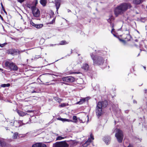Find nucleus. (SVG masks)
<instances>
[{"instance_id": "obj_1", "label": "nucleus", "mask_w": 147, "mask_h": 147, "mask_svg": "<svg viewBox=\"0 0 147 147\" xmlns=\"http://www.w3.org/2000/svg\"><path fill=\"white\" fill-rule=\"evenodd\" d=\"M131 7V4L128 3H124L120 4L115 8L114 13L116 16L121 15L125 12L128 9Z\"/></svg>"}, {"instance_id": "obj_2", "label": "nucleus", "mask_w": 147, "mask_h": 147, "mask_svg": "<svg viewBox=\"0 0 147 147\" xmlns=\"http://www.w3.org/2000/svg\"><path fill=\"white\" fill-rule=\"evenodd\" d=\"M107 105L106 101L102 102H99L97 105L96 109V115L98 117L100 116L103 113L102 108L105 107Z\"/></svg>"}, {"instance_id": "obj_3", "label": "nucleus", "mask_w": 147, "mask_h": 147, "mask_svg": "<svg viewBox=\"0 0 147 147\" xmlns=\"http://www.w3.org/2000/svg\"><path fill=\"white\" fill-rule=\"evenodd\" d=\"M91 57L95 64L100 65L102 64L104 62V59L101 57L95 55L93 53L90 54Z\"/></svg>"}, {"instance_id": "obj_4", "label": "nucleus", "mask_w": 147, "mask_h": 147, "mask_svg": "<svg viewBox=\"0 0 147 147\" xmlns=\"http://www.w3.org/2000/svg\"><path fill=\"white\" fill-rule=\"evenodd\" d=\"M27 6L28 8L31 9L34 16L36 17H38L39 16L40 11L36 7L33 6L32 5L30 4H28Z\"/></svg>"}, {"instance_id": "obj_5", "label": "nucleus", "mask_w": 147, "mask_h": 147, "mask_svg": "<svg viewBox=\"0 0 147 147\" xmlns=\"http://www.w3.org/2000/svg\"><path fill=\"white\" fill-rule=\"evenodd\" d=\"M116 133L115 136L116 138L118 141L119 142H121L123 137V135L122 131L118 129H116L115 130Z\"/></svg>"}, {"instance_id": "obj_6", "label": "nucleus", "mask_w": 147, "mask_h": 147, "mask_svg": "<svg viewBox=\"0 0 147 147\" xmlns=\"http://www.w3.org/2000/svg\"><path fill=\"white\" fill-rule=\"evenodd\" d=\"M5 66L10 70L16 71L18 70V67L14 63L7 61L5 63Z\"/></svg>"}, {"instance_id": "obj_7", "label": "nucleus", "mask_w": 147, "mask_h": 147, "mask_svg": "<svg viewBox=\"0 0 147 147\" xmlns=\"http://www.w3.org/2000/svg\"><path fill=\"white\" fill-rule=\"evenodd\" d=\"M68 144L65 141L57 142L53 145V147H68Z\"/></svg>"}, {"instance_id": "obj_8", "label": "nucleus", "mask_w": 147, "mask_h": 147, "mask_svg": "<svg viewBox=\"0 0 147 147\" xmlns=\"http://www.w3.org/2000/svg\"><path fill=\"white\" fill-rule=\"evenodd\" d=\"M22 121H12L11 122H10V125L13 126L15 125L16 127H19L21 125V123Z\"/></svg>"}, {"instance_id": "obj_9", "label": "nucleus", "mask_w": 147, "mask_h": 147, "mask_svg": "<svg viewBox=\"0 0 147 147\" xmlns=\"http://www.w3.org/2000/svg\"><path fill=\"white\" fill-rule=\"evenodd\" d=\"M79 120V121L80 123H84L87 121L88 122L89 120L88 116V115H85L82 119H80L79 118H78Z\"/></svg>"}, {"instance_id": "obj_10", "label": "nucleus", "mask_w": 147, "mask_h": 147, "mask_svg": "<svg viewBox=\"0 0 147 147\" xmlns=\"http://www.w3.org/2000/svg\"><path fill=\"white\" fill-rule=\"evenodd\" d=\"M54 14V13L52 11H51L50 13V19L52 20V21L49 23L50 24H52L55 22V18L53 17Z\"/></svg>"}, {"instance_id": "obj_11", "label": "nucleus", "mask_w": 147, "mask_h": 147, "mask_svg": "<svg viewBox=\"0 0 147 147\" xmlns=\"http://www.w3.org/2000/svg\"><path fill=\"white\" fill-rule=\"evenodd\" d=\"M32 147H46V146L44 144L38 143L34 144Z\"/></svg>"}, {"instance_id": "obj_12", "label": "nucleus", "mask_w": 147, "mask_h": 147, "mask_svg": "<svg viewBox=\"0 0 147 147\" xmlns=\"http://www.w3.org/2000/svg\"><path fill=\"white\" fill-rule=\"evenodd\" d=\"M55 1L57 11L60 6L61 0H55Z\"/></svg>"}, {"instance_id": "obj_13", "label": "nucleus", "mask_w": 147, "mask_h": 147, "mask_svg": "<svg viewBox=\"0 0 147 147\" xmlns=\"http://www.w3.org/2000/svg\"><path fill=\"white\" fill-rule=\"evenodd\" d=\"M94 139V138L92 134H90V138H89L86 142L89 144L92 142V140H93Z\"/></svg>"}, {"instance_id": "obj_14", "label": "nucleus", "mask_w": 147, "mask_h": 147, "mask_svg": "<svg viewBox=\"0 0 147 147\" xmlns=\"http://www.w3.org/2000/svg\"><path fill=\"white\" fill-rule=\"evenodd\" d=\"M10 53L13 55H16L17 52L18 53H20V52L19 51H17L15 49H11L10 50Z\"/></svg>"}, {"instance_id": "obj_15", "label": "nucleus", "mask_w": 147, "mask_h": 147, "mask_svg": "<svg viewBox=\"0 0 147 147\" xmlns=\"http://www.w3.org/2000/svg\"><path fill=\"white\" fill-rule=\"evenodd\" d=\"M110 140V138L109 137H106L103 139V140L107 144L109 143Z\"/></svg>"}, {"instance_id": "obj_16", "label": "nucleus", "mask_w": 147, "mask_h": 147, "mask_svg": "<svg viewBox=\"0 0 147 147\" xmlns=\"http://www.w3.org/2000/svg\"><path fill=\"white\" fill-rule=\"evenodd\" d=\"M143 0H133V3L135 5H138L142 3Z\"/></svg>"}, {"instance_id": "obj_17", "label": "nucleus", "mask_w": 147, "mask_h": 147, "mask_svg": "<svg viewBox=\"0 0 147 147\" xmlns=\"http://www.w3.org/2000/svg\"><path fill=\"white\" fill-rule=\"evenodd\" d=\"M17 112L19 115L21 116H23L27 114L26 113H24L22 111L17 110Z\"/></svg>"}, {"instance_id": "obj_18", "label": "nucleus", "mask_w": 147, "mask_h": 147, "mask_svg": "<svg viewBox=\"0 0 147 147\" xmlns=\"http://www.w3.org/2000/svg\"><path fill=\"white\" fill-rule=\"evenodd\" d=\"M75 78L72 76H67V82H72L75 81Z\"/></svg>"}, {"instance_id": "obj_19", "label": "nucleus", "mask_w": 147, "mask_h": 147, "mask_svg": "<svg viewBox=\"0 0 147 147\" xmlns=\"http://www.w3.org/2000/svg\"><path fill=\"white\" fill-rule=\"evenodd\" d=\"M82 68V69L87 71L88 69L89 65L88 64L85 63L83 64Z\"/></svg>"}, {"instance_id": "obj_20", "label": "nucleus", "mask_w": 147, "mask_h": 147, "mask_svg": "<svg viewBox=\"0 0 147 147\" xmlns=\"http://www.w3.org/2000/svg\"><path fill=\"white\" fill-rule=\"evenodd\" d=\"M66 136H65V135H63V136H59L56 138V140H61L66 138Z\"/></svg>"}, {"instance_id": "obj_21", "label": "nucleus", "mask_w": 147, "mask_h": 147, "mask_svg": "<svg viewBox=\"0 0 147 147\" xmlns=\"http://www.w3.org/2000/svg\"><path fill=\"white\" fill-rule=\"evenodd\" d=\"M40 3L43 6H45L47 3V0H40Z\"/></svg>"}, {"instance_id": "obj_22", "label": "nucleus", "mask_w": 147, "mask_h": 147, "mask_svg": "<svg viewBox=\"0 0 147 147\" xmlns=\"http://www.w3.org/2000/svg\"><path fill=\"white\" fill-rule=\"evenodd\" d=\"M86 100V99L84 98H83L81 99L80 101L77 102V104H82Z\"/></svg>"}, {"instance_id": "obj_23", "label": "nucleus", "mask_w": 147, "mask_h": 147, "mask_svg": "<svg viewBox=\"0 0 147 147\" xmlns=\"http://www.w3.org/2000/svg\"><path fill=\"white\" fill-rule=\"evenodd\" d=\"M59 120L63 121H68V122H70V121H72V120H70L69 119H63V118H60L59 119Z\"/></svg>"}, {"instance_id": "obj_24", "label": "nucleus", "mask_w": 147, "mask_h": 147, "mask_svg": "<svg viewBox=\"0 0 147 147\" xmlns=\"http://www.w3.org/2000/svg\"><path fill=\"white\" fill-rule=\"evenodd\" d=\"M18 134L17 132H15L14 133L12 136L13 138L14 139H17L18 136Z\"/></svg>"}, {"instance_id": "obj_25", "label": "nucleus", "mask_w": 147, "mask_h": 147, "mask_svg": "<svg viewBox=\"0 0 147 147\" xmlns=\"http://www.w3.org/2000/svg\"><path fill=\"white\" fill-rule=\"evenodd\" d=\"M55 100L59 103L61 102L62 100L58 97H55Z\"/></svg>"}, {"instance_id": "obj_26", "label": "nucleus", "mask_w": 147, "mask_h": 147, "mask_svg": "<svg viewBox=\"0 0 147 147\" xmlns=\"http://www.w3.org/2000/svg\"><path fill=\"white\" fill-rule=\"evenodd\" d=\"M43 25L42 24H36L35 27L37 28H40L42 27Z\"/></svg>"}, {"instance_id": "obj_27", "label": "nucleus", "mask_w": 147, "mask_h": 147, "mask_svg": "<svg viewBox=\"0 0 147 147\" xmlns=\"http://www.w3.org/2000/svg\"><path fill=\"white\" fill-rule=\"evenodd\" d=\"M73 121H72V122H74V123H76L77 119V117L76 116L74 115L73 116Z\"/></svg>"}, {"instance_id": "obj_28", "label": "nucleus", "mask_w": 147, "mask_h": 147, "mask_svg": "<svg viewBox=\"0 0 147 147\" xmlns=\"http://www.w3.org/2000/svg\"><path fill=\"white\" fill-rule=\"evenodd\" d=\"M0 144L2 146H4L5 144L4 141L3 140H0Z\"/></svg>"}, {"instance_id": "obj_29", "label": "nucleus", "mask_w": 147, "mask_h": 147, "mask_svg": "<svg viewBox=\"0 0 147 147\" xmlns=\"http://www.w3.org/2000/svg\"><path fill=\"white\" fill-rule=\"evenodd\" d=\"M10 84H2L1 85V87H9L10 86Z\"/></svg>"}, {"instance_id": "obj_30", "label": "nucleus", "mask_w": 147, "mask_h": 147, "mask_svg": "<svg viewBox=\"0 0 147 147\" xmlns=\"http://www.w3.org/2000/svg\"><path fill=\"white\" fill-rule=\"evenodd\" d=\"M38 1L37 0H34L33 2V4L34 6L32 5L33 6L36 7V5L38 4Z\"/></svg>"}, {"instance_id": "obj_31", "label": "nucleus", "mask_w": 147, "mask_h": 147, "mask_svg": "<svg viewBox=\"0 0 147 147\" xmlns=\"http://www.w3.org/2000/svg\"><path fill=\"white\" fill-rule=\"evenodd\" d=\"M67 44V43L65 41H61L59 44V45H65L66 44Z\"/></svg>"}, {"instance_id": "obj_32", "label": "nucleus", "mask_w": 147, "mask_h": 147, "mask_svg": "<svg viewBox=\"0 0 147 147\" xmlns=\"http://www.w3.org/2000/svg\"><path fill=\"white\" fill-rule=\"evenodd\" d=\"M67 105V104L65 103H62L59 105V107H63L66 106Z\"/></svg>"}, {"instance_id": "obj_33", "label": "nucleus", "mask_w": 147, "mask_h": 147, "mask_svg": "<svg viewBox=\"0 0 147 147\" xmlns=\"http://www.w3.org/2000/svg\"><path fill=\"white\" fill-rule=\"evenodd\" d=\"M61 80L64 82H67V76L61 78Z\"/></svg>"}, {"instance_id": "obj_34", "label": "nucleus", "mask_w": 147, "mask_h": 147, "mask_svg": "<svg viewBox=\"0 0 147 147\" xmlns=\"http://www.w3.org/2000/svg\"><path fill=\"white\" fill-rule=\"evenodd\" d=\"M30 24L31 25H32V26H35L36 24L34 23L32 20H30Z\"/></svg>"}, {"instance_id": "obj_35", "label": "nucleus", "mask_w": 147, "mask_h": 147, "mask_svg": "<svg viewBox=\"0 0 147 147\" xmlns=\"http://www.w3.org/2000/svg\"><path fill=\"white\" fill-rule=\"evenodd\" d=\"M89 144H88L87 143H86V142L83 144V147H86Z\"/></svg>"}, {"instance_id": "obj_36", "label": "nucleus", "mask_w": 147, "mask_h": 147, "mask_svg": "<svg viewBox=\"0 0 147 147\" xmlns=\"http://www.w3.org/2000/svg\"><path fill=\"white\" fill-rule=\"evenodd\" d=\"M89 144H88L87 143H86V142L83 144V147H86Z\"/></svg>"}, {"instance_id": "obj_37", "label": "nucleus", "mask_w": 147, "mask_h": 147, "mask_svg": "<svg viewBox=\"0 0 147 147\" xmlns=\"http://www.w3.org/2000/svg\"><path fill=\"white\" fill-rule=\"evenodd\" d=\"M1 7H2V9H3V10L6 13V12L5 11V9L4 8L3 6V4H2V3H1Z\"/></svg>"}, {"instance_id": "obj_38", "label": "nucleus", "mask_w": 147, "mask_h": 147, "mask_svg": "<svg viewBox=\"0 0 147 147\" xmlns=\"http://www.w3.org/2000/svg\"><path fill=\"white\" fill-rule=\"evenodd\" d=\"M119 40L122 42L124 44H125V41L124 40H122L120 39H119Z\"/></svg>"}, {"instance_id": "obj_39", "label": "nucleus", "mask_w": 147, "mask_h": 147, "mask_svg": "<svg viewBox=\"0 0 147 147\" xmlns=\"http://www.w3.org/2000/svg\"><path fill=\"white\" fill-rule=\"evenodd\" d=\"M20 3H22L24 1V0H17Z\"/></svg>"}, {"instance_id": "obj_40", "label": "nucleus", "mask_w": 147, "mask_h": 147, "mask_svg": "<svg viewBox=\"0 0 147 147\" xmlns=\"http://www.w3.org/2000/svg\"><path fill=\"white\" fill-rule=\"evenodd\" d=\"M4 45H5V44H0V47H3V46H4Z\"/></svg>"}, {"instance_id": "obj_41", "label": "nucleus", "mask_w": 147, "mask_h": 147, "mask_svg": "<svg viewBox=\"0 0 147 147\" xmlns=\"http://www.w3.org/2000/svg\"><path fill=\"white\" fill-rule=\"evenodd\" d=\"M27 112H28V113H31V112H32L33 111H32L29 110V111H27Z\"/></svg>"}, {"instance_id": "obj_42", "label": "nucleus", "mask_w": 147, "mask_h": 147, "mask_svg": "<svg viewBox=\"0 0 147 147\" xmlns=\"http://www.w3.org/2000/svg\"><path fill=\"white\" fill-rule=\"evenodd\" d=\"M0 18H1V19L2 20H3V17H2V16H1V15L0 14Z\"/></svg>"}, {"instance_id": "obj_43", "label": "nucleus", "mask_w": 147, "mask_h": 147, "mask_svg": "<svg viewBox=\"0 0 147 147\" xmlns=\"http://www.w3.org/2000/svg\"><path fill=\"white\" fill-rule=\"evenodd\" d=\"M127 147H133L131 145L129 144Z\"/></svg>"}, {"instance_id": "obj_44", "label": "nucleus", "mask_w": 147, "mask_h": 147, "mask_svg": "<svg viewBox=\"0 0 147 147\" xmlns=\"http://www.w3.org/2000/svg\"><path fill=\"white\" fill-rule=\"evenodd\" d=\"M114 29H113H113H112V30H111V32L112 34H113V31H114Z\"/></svg>"}, {"instance_id": "obj_45", "label": "nucleus", "mask_w": 147, "mask_h": 147, "mask_svg": "<svg viewBox=\"0 0 147 147\" xmlns=\"http://www.w3.org/2000/svg\"><path fill=\"white\" fill-rule=\"evenodd\" d=\"M134 103H136V101L134 100Z\"/></svg>"}, {"instance_id": "obj_46", "label": "nucleus", "mask_w": 147, "mask_h": 147, "mask_svg": "<svg viewBox=\"0 0 147 147\" xmlns=\"http://www.w3.org/2000/svg\"><path fill=\"white\" fill-rule=\"evenodd\" d=\"M3 69L0 68V70L2 71Z\"/></svg>"}, {"instance_id": "obj_47", "label": "nucleus", "mask_w": 147, "mask_h": 147, "mask_svg": "<svg viewBox=\"0 0 147 147\" xmlns=\"http://www.w3.org/2000/svg\"><path fill=\"white\" fill-rule=\"evenodd\" d=\"M110 20V19H109L108 20V22H109Z\"/></svg>"}, {"instance_id": "obj_48", "label": "nucleus", "mask_w": 147, "mask_h": 147, "mask_svg": "<svg viewBox=\"0 0 147 147\" xmlns=\"http://www.w3.org/2000/svg\"><path fill=\"white\" fill-rule=\"evenodd\" d=\"M146 91H147V89H145V91H146Z\"/></svg>"}, {"instance_id": "obj_49", "label": "nucleus", "mask_w": 147, "mask_h": 147, "mask_svg": "<svg viewBox=\"0 0 147 147\" xmlns=\"http://www.w3.org/2000/svg\"><path fill=\"white\" fill-rule=\"evenodd\" d=\"M112 27H113V24H112Z\"/></svg>"}, {"instance_id": "obj_50", "label": "nucleus", "mask_w": 147, "mask_h": 147, "mask_svg": "<svg viewBox=\"0 0 147 147\" xmlns=\"http://www.w3.org/2000/svg\"><path fill=\"white\" fill-rule=\"evenodd\" d=\"M35 92L34 91H33V92H32V93H34V92Z\"/></svg>"}, {"instance_id": "obj_51", "label": "nucleus", "mask_w": 147, "mask_h": 147, "mask_svg": "<svg viewBox=\"0 0 147 147\" xmlns=\"http://www.w3.org/2000/svg\"><path fill=\"white\" fill-rule=\"evenodd\" d=\"M24 51H24H21V52H23Z\"/></svg>"}, {"instance_id": "obj_52", "label": "nucleus", "mask_w": 147, "mask_h": 147, "mask_svg": "<svg viewBox=\"0 0 147 147\" xmlns=\"http://www.w3.org/2000/svg\"><path fill=\"white\" fill-rule=\"evenodd\" d=\"M144 68L145 69V68H146V67H144Z\"/></svg>"}, {"instance_id": "obj_53", "label": "nucleus", "mask_w": 147, "mask_h": 147, "mask_svg": "<svg viewBox=\"0 0 147 147\" xmlns=\"http://www.w3.org/2000/svg\"><path fill=\"white\" fill-rule=\"evenodd\" d=\"M75 73L78 74V73Z\"/></svg>"}, {"instance_id": "obj_54", "label": "nucleus", "mask_w": 147, "mask_h": 147, "mask_svg": "<svg viewBox=\"0 0 147 147\" xmlns=\"http://www.w3.org/2000/svg\"><path fill=\"white\" fill-rule=\"evenodd\" d=\"M113 35H114V36H115V35L114 34H113Z\"/></svg>"}, {"instance_id": "obj_55", "label": "nucleus", "mask_w": 147, "mask_h": 147, "mask_svg": "<svg viewBox=\"0 0 147 147\" xmlns=\"http://www.w3.org/2000/svg\"><path fill=\"white\" fill-rule=\"evenodd\" d=\"M139 140L140 141H141V140Z\"/></svg>"}]
</instances>
